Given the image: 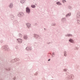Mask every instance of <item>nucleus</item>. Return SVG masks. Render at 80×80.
<instances>
[{
	"instance_id": "2eb2a0df",
	"label": "nucleus",
	"mask_w": 80,
	"mask_h": 80,
	"mask_svg": "<svg viewBox=\"0 0 80 80\" xmlns=\"http://www.w3.org/2000/svg\"><path fill=\"white\" fill-rule=\"evenodd\" d=\"M56 4H57L58 5H62V4L60 2H56Z\"/></svg>"
},
{
	"instance_id": "f03ea898",
	"label": "nucleus",
	"mask_w": 80,
	"mask_h": 80,
	"mask_svg": "<svg viewBox=\"0 0 80 80\" xmlns=\"http://www.w3.org/2000/svg\"><path fill=\"white\" fill-rule=\"evenodd\" d=\"M26 13H28V14H29L30 13V8L29 7H27L26 8Z\"/></svg>"
},
{
	"instance_id": "6ab92c4d",
	"label": "nucleus",
	"mask_w": 80,
	"mask_h": 80,
	"mask_svg": "<svg viewBox=\"0 0 80 80\" xmlns=\"http://www.w3.org/2000/svg\"><path fill=\"white\" fill-rule=\"evenodd\" d=\"M77 24L78 25H80V20L78 19L77 20Z\"/></svg>"
},
{
	"instance_id": "9d476101",
	"label": "nucleus",
	"mask_w": 80,
	"mask_h": 80,
	"mask_svg": "<svg viewBox=\"0 0 80 80\" xmlns=\"http://www.w3.org/2000/svg\"><path fill=\"white\" fill-rule=\"evenodd\" d=\"M77 17V18H80V12L79 11L78 12Z\"/></svg>"
},
{
	"instance_id": "5701e85b",
	"label": "nucleus",
	"mask_w": 80,
	"mask_h": 80,
	"mask_svg": "<svg viewBox=\"0 0 80 80\" xmlns=\"http://www.w3.org/2000/svg\"><path fill=\"white\" fill-rule=\"evenodd\" d=\"M31 7L32 8H35L36 7L35 5H31Z\"/></svg>"
},
{
	"instance_id": "9b49d317",
	"label": "nucleus",
	"mask_w": 80,
	"mask_h": 80,
	"mask_svg": "<svg viewBox=\"0 0 80 80\" xmlns=\"http://www.w3.org/2000/svg\"><path fill=\"white\" fill-rule=\"evenodd\" d=\"M65 37H72L73 35L71 34H67L65 35Z\"/></svg>"
},
{
	"instance_id": "2f4dec72",
	"label": "nucleus",
	"mask_w": 80,
	"mask_h": 80,
	"mask_svg": "<svg viewBox=\"0 0 80 80\" xmlns=\"http://www.w3.org/2000/svg\"><path fill=\"white\" fill-rule=\"evenodd\" d=\"M48 62H50V59H49L48 60Z\"/></svg>"
},
{
	"instance_id": "1a4fd4ad",
	"label": "nucleus",
	"mask_w": 80,
	"mask_h": 80,
	"mask_svg": "<svg viewBox=\"0 0 80 80\" xmlns=\"http://www.w3.org/2000/svg\"><path fill=\"white\" fill-rule=\"evenodd\" d=\"M13 5L12 3H10L9 5V7L10 8H13Z\"/></svg>"
},
{
	"instance_id": "7ed1b4c3",
	"label": "nucleus",
	"mask_w": 80,
	"mask_h": 80,
	"mask_svg": "<svg viewBox=\"0 0 80 80\" xmlns=\"http://www.w3.org/2000/svg\"><path fill=\"white\" fill-rule=\"evenodd\" d=\"M17 41L18 43L19 44H21V43H22L23 42V40L21 38L17 39Z\"/></svg>"
},
{
	"instance_id": "423d86ee",
	"label": "nucleus",
	"mask_w": 80,
	"mask_h": 80,
	"mask_svg": "<svg viewBox=\"0 0 80 80\" xmlns=\"http://www.w3.org/2000/svg\"><path fill=\"white\" fill-rule=\"evenodd\" d=\"M69 42L72 43H74V40L72 38H70L69 39Z\"/></svg>"
},
{
	"instance_id": "b1692460",
	"label": "nucleus",
	"mask_w": 80,
	"mask_h": 80,
	"mask_svg": "<svg viewBox=\"0 0 80 80\" xmlns=\"http://www.w3.org/2000/svg\"><path fill=\"white\" fill-rule=\"evenodd\" d=\"M62 2L63 3H66V0H62Z\"/></svg>"
},
{
	"instance_id": "39448f33",
	"label": "nucleus",
	"mask_w": 80,
	"mask_h": 80,
	"mask_svg": "<svg viewBox=\"0 0 80 80\" xmlns=\"http://www.w3.org/2000/svg\"><path fill=\"white\" fill-rule=\"evenodd\" d=\"M66 20H67V19L65 17L62 18L61 19V21L63 23H65V22H66Z\"/></svg>"
},
{
	"instance_id": "f8f14e48",
	"label": "nucleus",
	"mask_w": 80,
	"mask_h": 80,
	"mask_svg": "<svg viewBox=\"0 0 80 80\" xmlns=\"http://www.w3.org/2000/svg\"><path fill=\"white\" fill-rule=\"evenodd\" d=\"M33 36L34 37H35V38L37 39L38 38V35L34 34H33Z\"/></svg>"
},
{
	"instance_id": "7c9ffc66",
	"label": "nucleus",
	"mask_w": 80,
	"mask_h": 80,
	"mask_svg": "<svg viewBox=\"0 0 80 80\" xmlns=\"http://www.w3.org/2000/svg\"><path fill=\"white\" fill-rule=\"evenodd\" d=\"M15 79H16V77H14V78H13V80H15Z\"/></svg>"
},
{
	"instance_id": "20e7f679",
	"label": "nucleus",
	"mask_w": 80,
	"mask_h": 80,
	"mask_svg": "<svg viewBox=\"0 0 80 80\" xmlns=\"http://www.w3.org/2000/svg\"><path fill=\"white\" fill-rule=\"evenodd\" d=\"M24 15V13L23 12H18V17H23Z\"/></svg>"
},
{
	"instance_id": "f257e3e1",
	"label": "nucleus",
	"mask_w": 80,
	"mask_h": 80,
	"mask_svg": "<svg viewBox=\"0 0 80 80\" xmlns=\"http://www.w3.org/2000/svg\"><path fill=\"white\" fill-rule=\"evenodd\" d=\"M1 48L2 49H4V50H7V51H8V50H9V48H8V47L7 45L4 46L3 47H2Z\"/></svg>"
},
{
	"instance_id": "ddd939ff",
	"label": "nucleus",
	"mask_w": 80,
	"mask_h": 80,
	"mask_svg": "<svg viewBox=\"0 0 80 80\" xmlns=\"http://www.w3.org/2000/svg\"><path fill=\"white\" fill-rule=\"evenodd\" d=\"M20 2L22 4H23L25 2V0H21Z\"/></svg>"
},
{
	"instance_id": "c756f323",
	"label": "nucleus",
	"mask_w": 80,
	"mask_h": 80,
	"mask_svg": "<svg viewBox=\"0 0 80 80\" xmlns=\"http://www.w3.org/2000/svg\"><path fill=\"white\" fill-rule=\"evenodd\" d=\"M38 74V73L37 72H36L35 74H34L35 75H37Z\"/></svg>"
},
{
	"instance_id": "f3484780",
	"label": "nucleus",
	"mask_w": 80,
	"mask_h": 80,
	"mask_svg": "<svg viewBox=\"0 0 80 80\" xmlns=\"http://www.w3.org/2000/svg\"><path fill=\"white\" fill-rule=\"evenodd\" d=\"M26 50H32V48H31L29 47H27L26 48Z\"/></svg>"
},
{
	"instance_id": "4468645a",
	"label": "nucleus",
	"mask_w": 80,
	"mask_h": 80,
	"mask_svg": "<svg viewBox=\"0 0 80 80\" xmlns=\"http://www.w3.org/2000/svg\"><path fill=\"white\" fill-rule=\"evenodd\" d=\"M63 54L64 57H67V52L66 51H64L63 52Z\"/></svg>"
},
{
	"instance_id": "c85d7f7f",
	"label": "nucleus",
	"mask_w": 80,
	"mask_h": 80,
	"mask_svg": "<svg viewBox=\"0 0 80 80\" xmlns=\"http://www.w3.org/2000/svg\"><path fill=\"white\" fill-rule=\"evenodd\" d=\"M3 42V40H1L0 41V43H2Z\"/></svg>"
},
{
	"instance_id": "4be33fe9",
	"label": "nucleus",
	"mask_w": 80,
	"mask_h": 80,
	"mask_svg": "<svg viewBox=\"0 0 80 80\" xmlns=\"http://www.w3.org/2000/svg\"><path fill=\"white\" fill-rule=\"evenodd\" d=\"M51 26H55L56 25V24L55 23H52L51 24Z\"/></svg>"
},
{
	"instance_id": "dca6fc26",
	"label": "nucleus",
	"mask_w": 80,
	"mask_h": 80,
	"mask_svg": "<svg viewBox=\"0 0 80 80\" xmlns=\"http://www.w3.org/2000/svg\"><path fill=\"white\" fill-rule=\"evenodd\" d=\"M71 16V13L70 12L69 13H68L67 14L66 16L65 17H70V16Z\"/></svg>"
},
{
	"instance_id": "a211bd4d",
	"label": "nucleus",
	"mask_w": 80,
	"mask_h": 80,
	"mask_svg": "<svg viewBox=\"0 0 80 80\" xmlns=\"http://www.w3.org/2000/svg\"><path fill=\"white\" fill-rule=\"evenodd\" d=\"M23 38L24 39H25V40H26L27 38H28V36L27 35H24L23 36Z\"/></svg>"
},
{
	"instance_id": "a878e982",
	"label": "nucleus",
	"mask_w": 80,
	"mask_h": 80,
	"mask_svg": "<svg viewBox=\"0 0 80 80\" xmlns=\"http://www.w3.org/2000/svg\"><path fill=\"white\" fill-rule=\"evenodd\" d=\"M63 71H64V72H67V69H63Z\"/></svg>"
},
{
	"instance_id": "aec40b11",
	"label": "nucleus",
	"mask_w": 80,
	"mask_h": 80,
	"mask_svg": "<svg viewBox=\"0 0 80 80\" xmlns=\"http://www.w3.org/2000/svg\"><path fill=\"white\" fill-rule=\"evenodd\" d=\"M68 9H70L71 10H72V7L71 6H69L68 7Z\"/></svg>"
},
{
	"instance_id": "6e6552de",
	"label": "nucleus",
	"mask_w": 80,
	"mask_h": 80,
	"mask_svg": "<svg viewBox=\"0 0 80 80\" xmlns=\"http://www.w3.org/2000/svg\"><path fill=\"white\" fill-rule=\"evenodd\" d=\"M72 77H73V75H68V76H67V77L68 78V79H70L71 78H72Z\"/></svg>"
},
{
	"instance_id": "bb28decb",
	"label": "nucleus",
	"mask_w": 80,
	"mask_h": 80,
	"mask_svg": "<svg viewBox=\"0 0 80 80\" xmlns=\"http://www.w3.org/2000/svg\"><path fill=\"white\" fill-rule=\"evenodd\" d=\"M40 38H41V37H40V36H39V35H38V37L37 39H40Z\"/></svg>"
},
{
	"instance_id": "393cba45",
	"label": "nucleus",
	"mask_w": 80,
	"mask_h": 80,
	"mask_svg": "<svg viewBox=\"0 0 80 80\" xmlns=\"http://www.w3.org/2000/svg\"><path fill=\"white\" fill-rule=\"evenodd\" d=\"M74 50H78V47H76L74 48Z\"/></svg>"
},
{
	"instance_id": "0eeeda50",
	"label": "nucleus",
	"mask_w": 80,
	"mask_h": 80,
	"mask_svg": "<svg viewBox=\"0 0 80 80\" xmlns=\"http://www.w3.org/2000/svg\"><path fill=\"white\" fill-rule=\"evenodd\" d=\"M26 25L28 28H30L31 27V24L30 23H28L26 24Z\"/></svg>"
},
{
	"instance_id": "412c9836",
	"label": "nucleus",
	"mask_w": 80,
	"mask_h": 80,
	"mask_svg": "<svg viewBox=\"0 0 80 80\" xmlns=\"http://www.w3.org/2000/svg\"><path fill=\"white\" fill-rule=\"evenodd\" d=\"M18 37H20L21 38L22 37V34L21 33H19V34H18Z\"/></svg>"
},
{
	"instance_id": "cd10ccee",
	"label": "nucleus",
	"mask_w": 80,
	"mask_h": 80,
	"mask_svg": "<svg viewBox=\"0 0 80 80\" xmlns=\"http://www.w3.org/2000/svg\"><path fill=\"white\" fill-rule=\"evenodd\" d=\"M55 56V52H53L52 53V57H53Z\"/></svg>"
}]
</instances>
